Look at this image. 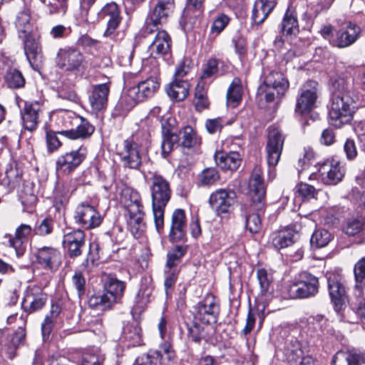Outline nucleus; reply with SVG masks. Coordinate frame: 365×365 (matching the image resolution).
<instances>
[{
	"label": "nucleus",
	"mask_w": 365,
	"mask_h": 365,
	"mask_svg": "<svg viewBox=\"0 0 365 365\" xmlns=\"http://www.w3.org/2000/svg\"><path fill=\"white\" fill-rule=\"evenodd\" d=\"M150 68L148 71L149 76L137 86L125 90L121 95L115 108L117 115H124L138 102L152 98L160 86V69L157 60L150 59Z\"/></svg>",
	"instance_id": "1"
},
{
	"label": "nucleus",
	"mask_w": 365,
	"mask_h": 365,
	"mask_svg": "<svg viewBox=\"0 0 365 365\" xmlns=\"http://www.w3.org/2000/svg\"><path fill=\"white\" fill-rule=\"evenodd\" d=\"M150 180L154 222L157 232L160 234L164 226L165 208L170 200L172 190L170 182L157 173Z\"/></svg>",
	"instance_id": "2"
},
{
	"label": "nucleus",
	"mask_w": 365,
	"mask_h": 365,
	"mask_svg": "<svg viewBox=\"0 0 365 365\" xmlns=\"http://www.w3.org/2000/svg\"><path fill=\"white\" fill-rule=\"evenodd\" d=\"M264 79L259 87L258 93L267 103L278 104L287 93L289 83L279 71L264 69Z\"/></svg>",
	"instance_id": "3"
},
{
	"label": "nucleus",
	"mask_w": 365,
	"mask_h": 365,
	"mask_svg": "<svg viewBox=\"0 0 365 365\" xmlns=\"http://www.w3.org/2000/svg\"><path fill=\"white\" fill-rule=\"evenodd\" d=\"M356 96H334L329 107V123L336 128H341L352 119Z\"/></svg>",
	"instance_id": "4"
},
{
	"label": "nucleus",
	"mask_w": 365,
	"mask_h": 365,
	"mask_svg": "<svg viewBox=\"0 0 365 365\" xmlns=\"http://www.w3.org/2000/svg\"><path fill=\"white\" fill-rule=\"evenodd\" d=\"M149 143V135L146 132L141 134L140 139L137 135L132 139L125 140L124 148L120 154L124 166L138 169L141 164V154L147 150Z\"/></svg>",
	"instance_id": "5"
},
{
	"label": "nucleus",
	"mask_w": 365,
	"mask_h": 365,
	"mask_svg": "<svg viewBox=\"0 0 365 365\" xmlns=\"http://www.w3.org/2000/svg\"><path fill=\"white\" fill-rule=\"evenodd\" d=\"M83 61V54L78 48L65 46L57 51L55 62L63 72L76 76L81 70Z\"/></svg>",
	"instance_id": "6"
},
{
	"label": "nucleus",
	"mask_w": 365,
	"mask_h": 365,
	"mask_svg": "<svg viewBox=\"0 0 365 365\" xmlns=\"http://www.w3.org/2000/svg\"><path fill=\"white\" fill-rule=\"evenodd\" d=\"M319 290L318 278L309 272H302L289 287V295L293 298H307L314 296Z\"/></svg>",
	"instance_id": "7"
},
{
	"label": "nucleus",
	"mask_w": 365,
	"mask_h": 365,
	"mask_svg": "<svg viewBox=\"0 0 365 365\" xmlns=\"http://www.w3.org/2000/svg\"><path fill=\"white\" fill-rule=\"evenodd\" d=\"M345 170L338 160L331 159L319 164L318 173L310 175V180L320 178L325 185H334L339 182L344 176Z\"/></svg>",
	"instance_id": "8"
},
{
	"label": "nucleus",
	"mask_w": 365,
	"mask_h": 365,
	"mask_svg": "<svg viewBox=\"0 0 365 365\" xmlns=\"http://www.w3.org/2000/svg\"><path fill=\"white\" fill-rule=\"evenodd\" d=\"M174 6L173 0H158L156 5L148 14L144 26V33L151 34L158 29V26L167 21L169 14Z\"/></svg>",
	"instance_id": "9"
},
{
	"label": "nucleus",
	"mask_w": 365,
	"mask_h": 365,
	"mask_svg": "<svg viewBox=\"0 0 365 365\" xmlns=\"http://www.w3.org/2000/svg\"><path fill=\"white\" fill-rule=\"evenodd\" d=\"M73 219L76 224L86 230L98 227L103 220L99 212L93 206L84 202L76 206Z\"/></svg>",
	"instance_id": "10"
},
{
	"label": "nucleus",
	"mask_w": 365,
	"mask_h": 365,
	"mask_svg": "<svg viewBox=\"0 0 365 365\" xmlns=\"http://www.w3.org/2000/svg\"><path fill=\"white\" fill-rule=\"evenodd\" d=\"M87 150L81 146L77 150H72L60 155L56 163L58 175H68L74 171L86 159Z\"/></svg>",
	"instance_id": "11"
},
{
	"label": "nucleus",
	"mask_w": 365,
	"mask_h": 365,
	"mask_svg": "<svg viewBox=\"0 0 365 365\" xmlns=\"http://www.w3.org/2000/svg\"><path fill=\"white\" fill-rule=\"evenodd\" d=\"M220 311V306L212 294H207L195 307L194 319L202 324L215 322Z\"/></svg>",
	"instance_id": "12"
},
{
	"label": "nucleus",
	"mask_w": 365,
	"mask_h": 365,
	"mask_svg": "<svg viewBox=\"0 0 365 365\" xmlns=\"http://www.w3.org/2000/svg\"><path fill=\"white\" fill-rule=\"evenodd\" d=\"M317 84L314 81L308 82L301 88L297 97L296 113H308L316 108L318 98Z\"/></svg>",
	"instance_id": "13"
},
{
	"label": "nucleus",
	"mask_w": 365,
	"mask_h": 365,
	"mask_svg": "<svg viewBox=\"0 0 365 365\" xmlns=\"http://www.w3.org/2000/svg\"><path fill=\"white\" fill-rule=\"evenodd\" d=\"M236 197L232 190L218 189L210 195L209 205L217 215L227 214L235 203Z\"/></svg>",
	"instance_id": "14"
},
{
	"label": "nucleus",
	"mask_w": 365,
	"mask_h": 365,
	"mask_svg": "<svg viewBox=\"0 0 365 365\" xmlns=\"http://www.w3.org/2000/svg\"><path fill=\"white\" fill-rule=\"evenodd\" d=\"M284 141V137L277 128H269L268 140L266 146L267 160L269 166L272 167L273 169L279 161Z\"/></svg>",
	"instance_id": "15"
},
{
	"label": "nucleus",
	"mask_w": 365,
	"mask_h": 365,
	"mask_svg": "<svg viewBox=\"0 0 365 365\" xmlns=\"http://www.w3.org/2000/svg\"><path fill=\"white\" fill-rule=\"evenodd\" d=\"M99 19L107 22V28L104 32V36L115 39L116 37V29L122 20L120 11L118 6L114 3L106 4L98 13Z\"/></svg>",
	"instance_id": "16"
},
{
	"label": "nucleus",
	"mask_w": 365,
	"mask_h": 365,
	"mask_svg": "<svg viewBox=\"0 0 365 365\" xmlns=\"http://www.w3.org/2000/svg\"><path fill=\"white\" fill-rule=\"evenodd\" d=\"M327 280L329 293L334 309L339 314H342L347 302L345 287L341 282L339 275L329 274L327 277Z\"/></svg>",
	"instance_id": "17"
},
{
	"label": "nucleus",
	"mask_w": 365,
	"mask_h": 365,
	"mask_svg": "<svg viewBox=\"0 0 365 365\" xmlns=\"http://www.w3.org/2000/svg\"><path fill=\"white\" fill-rule=\"evenodd\" d=\"M361 33V28L355 23L346 22L336 32V36L331 41V45L339 48L349 47L358 40Z\"/></svg>",
	"instance_id": "18"
},
{
	"label": "nucleus",
	"mask_w": 365,
	"mask_h": 365,
	"mask_svg": "<svg viewBox=\"0 0 365 365\" xmlns=\"http://www.w3.org/2000/svg\"><path fill=\"white\" fill-rule=\"evenodd\" d=\"M47 294L38 286L28 287L22 302L25 312L33 313L41 309L47 302Z\"/></svg>",
	"instance_id": "19"
},
{
	"label": "nucleus",
	"mask_w": 365,
	"mask_h": 365,
	"mask_svg": "<svg viewBox=\"0 0 365 365\" xmlns=\"http://www.w3.org/2000/svg\"><path fill=\"white\" fill-rule=\"evenodd\" d=\"M34 255L36 262L46 269L56 270L61 263V252L53 247L45 246L38 248Z\"/></svg>",
	"instance_id": "20"
},
{
	"label": "nucleus",
	"mask_w": 365,
	"mask_h": 365,
	"mask_svg": "<svg viewBox=\"0 0 365 365\" xmlns=\"http://www.w3.org/2000/svg\"><path fill=\"white\" fill-rule=\"evenodd\" d=\"M85 237L81 230H75L64 235L62 245L70 257H76L82 254L86 245Z\"/></svg>",
	"instance_id": "21"
},
{
	"label": "nucleus",
	"mask_w": 365,
	"mask_h": 365,
	"mask_svg": "<svg viewBox=\"0 0 365 365\" xmlns=\"http://www.w3.org/2000/svg\"><path fill=\"white\" fill-rule=\"evenodd\" d=\"M34 232L33 228L26 224H21L16 227L14 236L6 235L8 239V245L14 249L18 257L22 256L26 251L25 242Z\"/></svg>",
	"instance_id": "22"
},
{
	"label": "nucleus",
	"mask_w": 365,
	"mask_h": 365,
	"mask_svg": "<svg viewBox=\"0 0 365 365\" xmlns=\"http://www.w3.org/2000/svg\"><path fill=\"white\" fill-rule=\"evenodd\" d=\"M110 84L108 83L93 86L89 96V103L92 112L98 113L104 110L108 105Z\"/></svg>",
	"instance_id": "23"
},
{
	"label": "nucleus",
	"mask_w": 365,
	"mask_h": 365,
	"mask_svg": "<svg viewBox=\"0 0 365 365\" xmlns=\"http://www.w3.org/2000/svg\"><path fill=\"white\" fill-rule=\"evenodd\" d=\"M154 39L149 46L150 55L154 57L163 56L170 53L171 49L172 40L170 35L165 30H156L155 28Z\"/></svg>",
	"instance_id": "24"
},
{
	"label": "nucleus",
	"mask_w": 365,
	"mask_h": 365,
	"mask_svg": "<svg viewBox=\"0 0 365 365\" xmlns=\"http://www.w3.org/2000/svg\"><path fill=\"white\" fill-rule=\"evenodd\" d=\"M187 221L185 211L176 209L171 219V226L169 233L170 240L173 242L184 240L186 235Z\"/></svg>",
	"instance_id": "25"
},
{
	"label": "nucleus",
	"mask_w": 365,
	"mask_h": 365,
	"mask_svg": "<svg viewBox=\"0 0 365 365\" xmlns=\"http://www.w3.org/2000/svg\"><path fill=\"white\" fill-rule=\"evenodd\" d=\"M204 1L187 0L181 21L185 30L192 29L197 24L198 17L203 10Z\"/></svg>",
	"instance_id": "26"
},
{
	"label": "nucleus",
	"mask_w": 365,
	"mask_h": 365,
	"mask_svg": "<svg viewBox=\"0 0 365 365\" xmlns=\"http://www.w3.org/2000/svg\"><path fill=\"white\" fill-rule=\"evenodd\" d=\"M353 79L349 76L335 74L329 80V88L334 96H355L353 91Z\"/></svg>",
	"instance_id": "27"
},
{
	"label": "nucleus",
	"mask_w": 365,
	"mask_h": 365,
	"mask_svg": "<svg viewBox=\"0 0 365 365\" xmlns=\"http://www.w3.org/2000/svg\"><path fill=\"white\" fill-rule=\"evenodd\" d=\"M76 128L64 129L58 131L59 135L70 140H84L90 138L94 133V126L86 118L80 116Z\"/></svg>",
	"instance_id": "28"
},
{
	"label": "nucleus",
	"mask_w": 365,
	"mask_h": 365,
	"mask_svg": "<svg viewBox=\"0 0 365 365\" xmlns=\"http://www.w3.org/2000/svg\"><path fill=\"white\" fill-rule=\"evenodd\" d=\"M120 339L128 347L141 345L143 342L142 331L138 322L133 320L125 324L123 326Z\"/></svg>",
	"instance_id": "29"
},
{
	"label": "nucleus",
	"mask_w": 365,
	"mask_h": 365,
	"mask_svg": "<svg viewBox=\"0 0 365 365\" xmlns=\"http://www.w3.org/2000/svg\"><path fill=\"white\" fill-rule=\"evenodd\" d=\"M19 37L24 39V52L30 64L32 66H37L42 61L41 48L38 38L31 34Z\"/></svg>",
	"instance_id": "30"
},
{
	"label": "nucleus",
	"mask_w": 365,
	"mask_h": 365,
	"mask_svg": "<svg viewBox=\"0 0 365 365\" xmlns=\"http://www.w3.org/2000/svg\"><path fill=\"white\" fill-rule=\"evenodd\" d=\"M104 294L108 296V302H116L123 294L125 284L115 276L106 274L103 278Z\"/></svg>",
	"instance_id": "31"
},
{
	"label": "nucleus",
	"mask_w": 365,
	"mask_h": 365,
	"mask_svg": "<svg viewBox=\"0 0 365 365\" xmlns=\"http://www.w3.org/2000/svg\"><path fill=\"white\" fill-rule=\"evenodd\" d=\"M189 339L197 344L207 342L210 339L211 329L208 324H202L200 321L193 319L191 324L187 325Z\"/></svg>",
	"instance_id": "32"
},
{
	"label": "nucleus",
	"mask_w": 365,
	"mask_h": 365,
	"mask_svg": "<svg viewBox=\"0 0 365 365\" xmlns=\"http://www.w3.org/2000/svg\"><path fill=\"white\" fill-rule=\"evenodd\" d=\"M283 353L289 364L299 363L302 359L309 356L304 354L299 341L293 336L286 339Z\"/></svg>",
	"instance_id": "33"
},
{
	"label": "nucleus",
	"mask_w": 365,
	"mask_h": 365,
	"mask_svg": "<svg viewBox=\"0 0 365 365\" xmlns=\"http://www.w3.org/2000/svg\"><path fill=\"white\" fill-rule=\"evenodd\" d=\"M41 105L38 102L26 103L22 113L24 128L30 131L35 130L38 123Z\"/></svg>",
	"instance_id": "34"
},
{
	"label": "nucleus",
	"mask_w": 365,
	"mask_h": 365,
	"mask_svg": "<svg viewBox=\"0 0 365 365\" xmlns=\"http://www.w3.org/2000/svg\"><path fill=\"white\" fill-rule=\"evenodd\" d=\"M217 165L222 170H235L241 163V157L239 153L217 152L215 155Z\"/></svg>",
	"instance_id": "35"
},
{
	"label": "nucleus",
	"mask_w": 365,
	"mask_h": 365,
	"mask_svg": "<svg viewBox=\"0 0 365 365\" xmlns=\"http://www.w3.org/2000/svg\"><path fill=\"white\" fill-rule=\"evenodd\" d=\"M128 226L132 235L138 238L145 230L146 226L144 222L145 213L143 209H138L128 212Z\"/></svg>",
	"instance_id": "36"
},
{
	"label": "nucleus",
	"mask_w": 365,
	"mask_h": 365,
	"mask_svg": "<svg viewBox=\"0 0 365 365\" xmlns=\"http://www.w3.org/2000/svg\"><path fill=\"white\" fill-rule=\"evenodd\" d=\"M120 202L128 212L143 209L140 195L138 191L130 187H125L121 190Z\"/></svg>",
	"instance_id": "37"
},
{
	"label": "nucleus",
	"mask_w": 365,
	"mask_h": 365,
	"mask_svg": "<svg viewBox=\"0 0 365 365\" xmlns=\"http://www.w3.org/2000/svg\"><path fill=\"white\" fill-rule=\"evenodd\" d=\"M332 365H365V359L354 351H339L334 356Z\"/></svg>",
	"instance_id": "38"
},
{
	"label": "nucleus",
	"mask_w": 365,
	"mask_h": 365,
	"mask_svg": "<svg viewBox=\"0 0 365 365\" xmlns=\"http://www.w3.org/2000/svg\"><path fill=\"white\" fill-rule=\"evenodd\" d=\"M276 4V0H256L252 10V19L255 23L262 24L272 11Z\"/></svg>",
	"instance_id": "39"
},
{
	"label": "nucleus",
	"mask_w": 365,
	"mask_h": 365,
	"mask_svg": "<svg viewBox=\"0 0 365 365\" xmlns=\"http://www.w3.org/2000/svg\"><path fill=\"white\" fill-rule=\"evenodd\" d=\"M190 84L187 81L175 79L166 87L168 96L175 101L185 100L189 93Z\"/></svg>",
	"instance_id": "40"
},
{
	"label": "nucleus",
	"mask_w": 365,
	"mask_h": 365,
	"mask_svg": "<svg viewBox=\"0 0 365 365\" xmlns=\"http://www.w3.org/2000/svg\"><path fill=\"white\" fill-rule=\"evenodd\" d=\"M343 230L346 235L356 237L354 243L362 244L364 242V222L359 219H348L344 225Z\"/></svg>",
	"instance_id": "41"
},
{
	"label": "nucleus",
	"mask_w": 365,
	"mask_h": 365,
	"mask_svg": "<svg viewBox=\"0 0 365 365\" xmlns=\"http://www.w3.org/2000/svg\"><path fill=\"white\" fill-rule=\"evenodd\" d=\"M61 308L56 304H53L51 307L50 312L46 315L44 320L41 324V331L43 337H48L56 324L60 320V314Z\"/></svg>",
	"instance_id": "42"
},
{
	"label": "nucleus",
	"mask_w": 365,
	"mask_h": 365,
	"mask_svg": "<svg viewBox=\"0 0 365 365\" xmlns=\"http://www.w3.org/2000/svg\"><path fill=\"white\" fill-rule=\"evenodd\" d=\"M249 187L252 202L255 205V209L260 210L266 193L264 181H250Z\"/></svg>",
	"instance_id": "43"
},
{
	"label": "nucleus",
	"mask_w": 365,
	"mask_h": 365,
	"mask_svg": "<svg viewBox=\"0 0 365 365\" xmlns=\"http://www.w3.org/2000/svg\"><path fill=\"white\" fill-rule=\"evenodd\" d=\"M179 145L185 148H192L200 143L196 132L191 126H185L179 131Z\"/></svg>",
	"instance_id": "44"
},
{
	"label": "nucleus",
	"mask_w": 365,
	"mask_h": 365,
	"mask_svg": "<svg viewBox=\"0 0 365 365\" xmlns=\"http://www.w3.org/2000/svg\"><path fill=\"white\" fill-rule=\"evenodd\" d=\"M15 24L19 36L31 34L33 23L31 21L30 10L28 8H24L18 13Z\"/></svg>",
	"instance_id": "45"
},
{
	"label": "nucleus",
	"mask_w": 365,
	"mask_h": 365,
	"mask_svg": "<svg viewBox=\"0 0 365 365\" xmlns=\"http://www.w3.org/2000/svg\"><path fill=\"white\" fill-rule=\"evenodd\" d=\"M294 235L286 230L273 232L269 236V243L276 250L287 247L294 243Z\"/></svg>",
	"instance_id": "46"
},
{
	"label": "nucleus",
	"mask_w": 365,
	"mask_h": 365,
	"mask_svg": "<svg viewBox=\"0 0 365 365\" xmlns=\"http://www.w3.org/2000/svg\"><path fill=\"white\" fill-rule=\"evenodd\" d=\"M162 136V155L164 158H166L174 149V147L179 145L180 141L178 134L170 132L169 128L166 127L165 125H163V135Z\"/></svg>",
	"instance_id": "47"
},
{
	"label": "nucleus",
	"mask_w": 365,
	"mask_h": 365,
	"mask_svg": "<svg viewBox=\"0 0 365 365\" xmlns=\"http://www.w3.org/2000/svg\"><path fill=\"white\" fill-rule=\"evenodd\" d=\"M19 198L25 210L32 207L36 204L37 197L33 182H26L24 183L19 192Z\"/></svg>",
	"instance_id": "48"
},
{
	"label": "nucleus",
	"mask_w": 365,
	"mask_h": 365,
	"mask_svg": "<svg viewBox=\"0 0 365 365\" xmlns=\"http://www.w3.org/2000/svg\"><path fill=\"white\" fill-rule=\"evenodd\" d=\"M281 25L282 31L287 35H296L299 33L298 21L294 10L287 9Z\"/></svg>",
	"instance_id": "49"
},
{
	"label": "nucleus",
	"mask_w": 365,
	"mask_h": 365,
	"mask_svg": "<svg viewBox=\"0 0 365 365\" xmlns=\"http://www.w3.org/2000/svg\"><path fill=\"white\" fill-rule=\"evenodd\" d=\"M242 86L241 81L235 78L232 81L227 93V102L229 106L235 108L241 101Z\"/></svg>",
	"instance_id": "50"
},
{
	"label": "nucleus",
	"mask_w": 365,
	"mask_h": 365,
	"mask_svg": "<svg viewBox=\"0 0 365 365\" xmlns=\"http://www.w3.org/2000/svg\"><path fill=\"white\" fill-rule=\"evenodd\" d=\"M79 120L80 116L71 110H60L56 112V124L66 129H71L70 128L77 124Z\"/></svg>",
	"instance_id": "51"
},
{
	"label": "nucleus",
	"mask_w": 365,
	"mask_h": 365,
	"mask_svg": "<svg viewBox=\"0 0 365 365\" xmlns=\"http://www.w3.org/2000/svg\"><path fill=\"white\" fill-rule=\"evenodd\" d=\"M152 293L153 287L151 285L142 284L135 297V309L136 310L144 309L146 304L150 302Z\"/></svg>",
	"instance_id": "52"
},
{
	"label": "nucleus",
	"mask_w": 365,
	"mask_h": 365,
	"mask_svg": "<svg viewBox=\"0 0 365 365\" xmlns=\"http://www.w3.org/2000/svg\"><path fill=\"white\" fill-rule=\"evenodd\" d=\"M333 239V235L327 230L317 229L312 235L311 245L317 248L326 247Z\"/></svg>",
	"instance_id": "53"
},
{
	"label": "nucleus",
	"mask_w": 365,
	"mask_h": 365,
	"mask_svg": "<svg viewBox=\"0 0 365 365\" xmlns=\"http://www.w3.org/2000/svg\"><path fill=\"white\" fill-rule=\"evenodd\" d=\"M257 277L259 284L262 294L265 295L267 294H271L273 291L272 287V274L264 269H259L257 272Z\"/></svg>",
	"instance_id": "54"
},
{
	"label": "nucleus",
	"mask_w": 365,
	"mask_h": 365,
	"mask_svg": "<svg viewBox=\"0 0 365 365\" xmlns=\"http://www.w3.org/2000/svg\"><path fill=\"white\" fill-rule=\"evenodd\" d=\"M355 287L360 292L365 287V257L359 259L354 267Z\"/></svg>",
	"instance_id": "55"
},
{
	"label": "nucleus",
	"mask_w": 365,
	"mask_h": 365,
	"mask_svg": "<svg viewBox=\"0 0 365 365\" xmlns=\"http://www.w3.org/2000/svg\"><path fill=\"white\" fill-rule=\"evenodd\" d=\"M6 82L9 88H19L24 86L25 80L21 73L16 68H9L5 75Z\"/></svg>",
	"instance_id": "56"
},
{
	"label": "nucleus",
	"mask_w": 365,
	"mask_h": 365,
	"mask_svg": "<svg viewBox=\"0 0 365 365\" xmlns=\"http://www.w3.org/2000/svg\"><path fill=\"white\" fill-rule=\"evenodd\" d=\"M186 252V248L183 246H176L168 253L167 267L171 269L176 267L181 260V258Z\"/></svg>",
	"instance_id": "57"
},
{
	"label": "nucleus",
	"mask_w": 365,
	"mask_h": 365,
	"mask_svg": "<svg viewBox=\"0 0 365 365\" xmlns=\"http://www.w3.org/2000/svg\"><path fill=\"white\" fill-rule=\"evenodd\" d=\"M103 356L98 351H87L82 354L80 365H102Z\"/></svg>",
	"instance_id": "58"
},
{
	"label": "nucleus",
	"mask_w": 365,
	"mask_h": 365,
	"mask_svg": "<svg viewBox=\"0 0 365 365\" xmlns=\"http://www.w3.org/2000/svg\"><path fill=\"white\" fill-rule=\"evenodd\" d=\"M220 179L218 172L214 168L205 169L199 175L200 185L210 186L216 183Z\"/></svg>",
	"instance_id": "59"
},
{
	"label": "nucleus",
	"mask_w": 365,
	"mask_h": 365,
	"mask_svg": "<svg viewBox=\"0 0 365 365\" xmlns=\"http://www.w3.org/2000/svg\"><path fill=\"white\" fill-rule=\"evenodd\" d=\"M72 190H71L68 183H62L58 185L54 192L55 199L57 202L61 205H66L71 195Z\"/></svg>",
	"instance_id": "60"
},
{
	"label": "nucleus",
	"mask_w": 365,
	"mask_h": 365,
	"mask_svg": "<svg viewBox=\"0 0 365 365\" xmlns=\"http://www.w3.org/2000/svg\"><path fill=\"white\" fill-rule=\"evenodd\" d=\"M153 354L155 356L158 355V359H160V363H165V361H170L175 356V351L168 342L162 344L160 349L154 351Z\"/></svg>",
	"instance_id": "61"
},
{
	"label": "nucleus",
	"mask_w": 365,
	"mask_h": 365,
	"mask_svg": "<svg viewBox=\"0 0 365 365\" xmlns=\"http://www.w3.org/2000/svg\"><path fill=\"white\" fill-rule=\"evenodd\" d=\"M297 192L303 200L316 198L319 190L313 185L306 182H301L297 185Z\"/></svg>",
	"instance_id": "62"
},
{
	"label": "nucleus",
	"mask_w": 365,
	"mask_h": 365,
	"mask_svg": "<svg viewBox=\"0 0 365 365\" xmlns=\"http://www.w3.org/2000/svg\"><path fill=\"white\" fill-rule=\"evenodd\" d=\"M53 229V221L50 218H45L39 223L36 224L34 229H33L36 235L44 236L49 235L52 232Z\"/></svg>",
	"instance_id": "63"
},
{
	"label": "nucleus",
	"mask_w": 365,
	"mask_h": 365,
	"mask_svg": "<svg viewBox=\"0 0 365 365\" xmlns=\"http://www.w3.org/2000/svg\"><path fill=\"white\" fill-rule=\"evenodd\" d=\"M108 297L104 293L100 295H93L88 300L89 306L91 307H99L101 309H105L111 307L113 303L108 302Z\"/></svg>",
	"instance_id": "64"
}]
</instances>
